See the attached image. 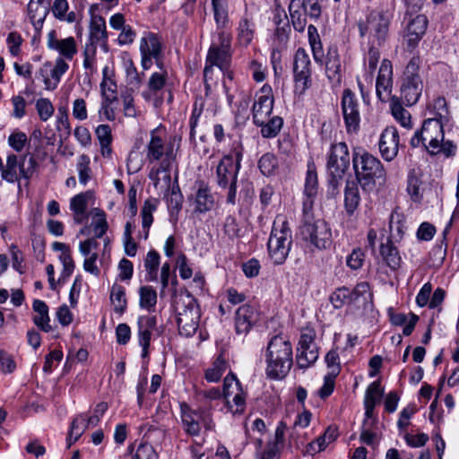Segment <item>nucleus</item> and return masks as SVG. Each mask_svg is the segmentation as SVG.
<instances>
[{
	"instance_id": "obj_43",
	"label": "nucleus",
	"mask_w": 459,
	"mask_h": 459,
	"mask_svg": "<svg viewBox=\"0 0 459 459\" xmlns=\"http://www.w3.org/2000/svg\"><path fill=\"white\" fill-rule=\"evenodd\" d=\"M421 185L422 181L420 178L415 174L414 170H411L408 176L407 192L411 199L415 203H420L422 200Z\"/></svg>"
},
{
	"instance_id": "obj_63",
	"label": "nucleus",
	"mask_w": 459,
	"mask_h": 459,
	"mask_svg": "<svg viewBox=\"0 0 459 459\" xmlns=\"http://www.w3.org/2000/svg\"><path fill=\"white\" fill-rule=\"evenodd\" d=\"M223 231L224 234L229 237V238L233 239L239 236L240 228L237 221V219L234 216L229 215L223 223Z\"/></svg>"
},
{
	"instance_id": "obj_16",
	"label": "nucleus",
	"mask_w": 459,
	"mask_h": 459,
	"mask_svg": "<svg viewBox=\"0 0 459 459\" xmlns=\"http://www.w3.org/2000/svg\"><path fill=\"white\" fill-rule=\"evenodd\" d=\"M273 102L272 88L264 84L255 94L252 107L253 121L255 125H263L267 120L273 111Z\"/></svg>"
},
{
	"instance_id": "obj_59",
	"label": "nucleus",
	"mask_w": 459,
	"mask_h": 459,
	"mask_svg": "<svg viewBox=\"0 0 459 459\" xmlns=\"http://www.w3.org/2000/svg\"><path fill=\"white\" fill-rule=\"evenodd\" d=\"M240 383L237 379L236 376L233 373H229L225 378L223 383V395L226 399H228L230 395H232L235 392L240 391Z\"/></svg>"
},
{
	"instance_id": "obj_15",
	"label": "nucleus",
	"mask_w": 459,
	"mask_h": 459,
	"mask_svg": "<svg viewBox=\"0 0 459 459\" xmlns=\"http://www.w3.org/2000/svg\"><path fill=\"white\" fill-rule=\"evenodd\" d=\"M341 106L347 133H357L360 124L359 104L355 93L351 89L343 91Z\"/></svg>"
},
{
	"instance_id": "obj_26",
	"label": "nucleus",
	"mask_w": 459,
	"mask_h": 459,
	"mask_svg": "<svg viewBox=\"0 0 459 459\" xmlns=\"http://www.w3.org/2000/svg\"><path fill=\"white\" fill-rule=\"evenodd\" d=\"M337 437L338 429L335 426H329L323 435L307 445L305 453L308 455L319 453L333 442Z\"/></svg>"
},
{
	"instance_id": "obj_45",
	"label": "nucleus",
	"mask_w": 459,
	"mask_h": 459,
	"mask_svg": "<svg viewBox=\"0 0 459 459\" xmlns=\"http://www.w3.org/2000/svg\"><path fill=\"white\" fill-rule=\"evenodd\" d=\"M110 299L114 305V310L117 313H123L126 307L125 288L121 285L114 284L110 291Z\"/></svg>"
},
{
	"instance_id": "obj_27",
	"label": "nucleus",
	"mask_w": 459,
	"mask_h": 459,
	"mask_svg": "<svg viewBox=\"0 0 459 459\" xmlns=\"http://www.w3.org/2000/svg\"><path fill=\"white\" fill-rule=\"evenodd\" d=\"M171 166H159L151 169L149 178L153 182V186L160 192H168L171 186V176L169 169Z\"/></svg>"
},
{
	"instance_id": "obj_1",
	"label": "nucleus",
	"mask_w": 459,
	"mask_h": 459,
	"mask_svg": "<svg viewBox=\"0 0 459 459\" xmlns=\"http://www.w3.org/2000/svg\"><path fill=\"white\" fill-rule=\"evenodd\" d=\"M264 356L269 378L281 379L287 376L293 363L292 346L289 340L274 335L267 344Z\"/></svg>"
},
{
	"instance_id": "obj_52",
	"label": "nucleus",
	"mask_w": 459,
	"mask_h": 459,
	"mask_svg": "<svg viewBox=\"0 0 459 459\" xmlns=\"http://www.w3.org/2000/svg\"><path fill=\"white\" fill-rule=\"evenodd\" d=\"M204 100L202 98H197L194 103L193 110L191 117L189 118V126H190V139H195V128L198 125L199 117L203 112L204 108Z\"/></svg>"
},
{
	"instance_id": "obj_44",
	"label": "nucleus",
	"mask_w": 459,
	"mask_h": 459,
	"mask_svg": "<svg viewBox=\"0 0 459 459\" xmlns=\"http://www.w3.org/2000/svg\"><path fill=\"white\" fill-rule=\"evenodd\" d=\"M389 228L392 238H402L405 230V219L403 214L394 211L390 216Z\"/></svg>"
},
{
	"instance_id": "obj_50",
	"label": "nucleus",
	"mask_w": 459,
	"mask_h": 459,
	"mask_svg": "<svg viewBox=\"0 0 459 459\" xmlns=\"http://www.w3.org/2000/svg\"><path fill=\"white\" fill-rule=\"evenodd\" d=\"M17 167V156L14 154L8 155L6 160V167L2 171V178L10 183H13L14 181H16L18 179L16 171Z\"/></svg>"
},
{
	"instance_id": "obj_25",
	"label": "nucleus",
	"mask_w": 459,
	"mask_h": 459,
	"mask_svg": "<svg viewBox=\"0 0 459 459\" xmlns=\"http://www.w3.org/2000/svg\"><path fill=\"white\" fill-rule=\"evenodd\" d=\"M92 197V193L87 191L74 196L70 201V209L74 212V220L75 223L81 224L87 219V207L89 200Z\"/></svg>"
},
{
	"instance_id": "obj_24",
	"label": "nucleus",
	"mask_w": 459,
	"mask_h": 459,
	"mask_svg": "<svg viewBox=\"0 0 459 459\" xmlns=\"http://www.w3.org/2000/svg\"><path fill=\"white\" fill-rule=\"evenodd\" d=\"M49 67V64H45L44 66L39 69V74L44 78L46 89L54 90L56 88L61 76L68 70L69 65L62 57H58L56 60L54 68L50 69L51 77L54 80V82H52L51 79L47 76Z\"/></svg>"
},
{
	"instance_id": "obj_57",
	"label": "nucleus",
	"mask_w": 459,
	"mask_h": 459,
	"mask_svg": "<svg viewBox=\"0 0 459 459\" xmlns=\"http://www.w3.org/2000/svg\"><path fill=\"white\" fill-rule=\"evenodd\" d=\"M338 374L339 370L335 368L325 377L324 385L318 391V394L322 399L327 398L333 392L334 378L337 377Z\"/></svg>"
},
{
	"instance_id": "obj_13",
	"label": "nucleus",
	"mask_w": 459,
	"mask_h": 459,
	"mask_svg": "<svg viewBox=\"0 0 459 459\" xmlns=\"http://www.w3.org/2000/svg\"><path fill=\"white\" fill-rule=\"evenodd\" d=\"M158 132V129H154L150 134L145 158L149 163L160 161V166H172L177 157L174 146L171 143H166Z\"/></svg>"
},
{
	"instance_id": "obj_31",
	"label": "nucleus",
	"mask_w": 459,
	"mask_h": 459,
	"mask_svg": "<svg viewBox=\"0 0 459 459\" xmlns=\"http://www.w3.org/2000/svg\"><path fill=\"white\" fill-rule=\"evenodd\" d=\"M360 203V195L356 181H347L344 190V207L349 216L353 215Z\"/></svg>"
},
{
	"instance_id": "obj_7",
	"label": "nucleus",
	"mask_w": 459,
	"mask_h": 459,
	"mask_svg": "<svg viewBox=\"0 0 459 459\" xmlns=\"http://www.w3.org/2000/svg\"><path fill=\"white\" fill-rule=\"evenodd\" d=\"M174 307L179 333L186 337L195 334L199 326L200 311L194 297L190 294L179 295Z\"/></svg>"
},
{
	"instance_id": "obj_14",
	"label": "nucleus",
	"mask_w": 459,
	"mask_h": 459,
	"mask_svg": "<svg viewBox=\"0 0 459 459\" xmlns=\"http://www.w3.org/2000/svg\"><path fill=\"white\" fill-rule=\"evenodd\" d=\"M311 61L307 51L299 48L293 58V77L295 90L303 94L312 84Z\"/></svg>"
},
{
	"instance_id": "obj_48",
	"label": "nucleus",
	"mask_w": 459,
	"mask_h": 459,
	"mask_svg": "<svg viewBox=\"0 0 459 459\" xmlns=\"http://www.w3.org/2000/svg\"><path fill=\"white\" fill-rule=\"evenodd\" d=\"M227 363L224 359L218 357L212 368L205 371V378L209 382H218L227 370Z\"/></svg>"
},
{
	"instance_id": "obj_36",
	"label": "nucleus",
	"mask_w": 459,
	"mask_h": 459,
	"mask_svg": "<svg viewBox=\"0 0 459 459\" xmlns=\"http://www.w3.org/2000/svg\"><path fill=\"white\" fill-rule=\"evenodd\" d=\"M140 52L152 57L161 56V43L158 37L153 33H149L147 37H143L140 42Z\"/></svg>"
},
{
	"instance_id": "obj_23",
	"label": "nucleus",
	"mask_w": 459,
	"mask_h": 459,
	"mask_svg": "<svg viewBox=\"0 0 459 459\" xmlns=\"http://www.w3.org/2000/svg\"><path fill=\"white\" fill-rule=\"evenodd\" d=\"M181 421L184 430L190 436H198L201 431L200 410H192L186 403L180 404Z\"/></svg>"
},
{
	"instance_id": "obj_62",
	"label": "nucleus",
	"mask_w": 459,
	"mask_h": 459,
	"mask_svg": "<svg viewBox=\"0 0 459 459\" xmlns=\"http://www.w3.org/2000/svg\"><path fill=\"white\" fill-rule=\"evenodd\" d=\"M114 102V98L107 97L106 100H102L101 106L99 111L100 120L113 121L116 118V113L111 107Z\"/></svg>"
},
{
	"instance_id": "obj_38",
	"label": "nucleus",
	"mask_w": 459,
	"mask_h": 459,
	"mask_svg": "<svg viewBox=\"0 0 459 459\" xmlns=\"http://www.w3.org/2000/svg\"><path fill=\"white\" fill-rule=\"evenodd\" d=\"M307 35L314 59L317 64L322 65L324 58V51L316 27L312 24L308 25Z\"/></svg>"
},
{
	"instance_id": "obj_40",
	"label": "nucleus",
	"mask_w": 459,
	"mask_h": 459,
	"mask_svg": "<svg viewBox=\"0 0 459 459\" xmlns=\"http://www.w3.org/2000/svg\"><path fill=\"white\" fill-rule=\"evenodd\" d=\"M261 127V134L264 138L275 137L283 126V119L279 116L267 118L263 125H256Z\"/></svg>"
},
{
	"instance_id": "obj_33",
	"label": "nucleus",
	"mask_w": 459,
	"mask_h": 459,
	"mask_svg": "<svg viewBox=\"0 0 459 459\" xmlns=\"http://www.w3.org/2000/svg\"><path fill=\"white\" fill-rule=\"evenodd\" d=\"M213 18L218 31L226 30L229 25V13L227 0H212Z\"/></svg>"
},
{
	"instance_id": "obj_42",
	"label": "nucleus",
	"mask_w": 459,
	"mask_h": 459,
	"mask_svg": "<svg viewBox=\"0 0 459 459\" xmlns=\"http://www.w3.org/2000/svg\"><path fill=\"white\" fill-rule=\"evenodd\" d=\"M140 307L148 311L152 310L157 303V292L152 286H142L139 290Z\"/></svg>"
},
{
	"instance_id": "obj_58",
	"label": "nucleus",
	"mask_w": 459,
	"mask_h": 459,
	"mask_svg": "<svg viewBox=\"0 0 459 459\" xmlns=\"http://www.w3.org/2000/svg\"><path fill=\"white\" fill-rule=\"evenodd\" d=\"M368 52L365 58V61L368 62V68L370 73V75L372 76L375 70L377 69L379 58H380V52L378 48L382 47L383 45H374V44H368Z\"/></svg>"
},
{
	"instance_id": "obj_29",
	"label": "nucleus",
	"mask_w": 459,
	"mask_h": 459,
	"mask_svg": "<svg viewBox=\"0 0 459 459\" xmlns=\"http://www.w3.org/2000/svg\"><path fill=\"white\" fill-rule=\"evenodd\" d=\"M195 211L200 213L211 211L214 206V197L204 182L199 183V187L195 193Z\"/></svg>"
},
{
	"instance_id": "obj_9",
	"label": "nucleus",
	"mask_w": 459,
	"mask_h": 459,
	"mask_svg": "<svg viewBox=\"0 0 459 459\" xmlns=\"http://www.w3.org/2000/svg\"><path fill=\"white\" fill-rule=\"evenodd\" d=\"M300 233L306 241L318 249H325L332 243V232L324 220H315L312 211L303 212Z\"/></svg>"
},
{
	"instance_id": "obj_37",
	"label": "nucleus",
	"mask_w": 459,
	"mask_h": 459,
	"mask_svg": "<svg viewBox=\"0 0 459 459\" xmlns=\"http://www.w3.org/2000/svg\"><path fill=\"white\" fill-rule=\"evenodd\" d=\"M167 81L168 72L153 73L148 80L147 91L143 92V96L148 99L152 94H157L165 87Z\"/></svg>"
},
{
	"instance_id": "obj_60",
	"label": "nucleus",
	"mask_w": 459,
	"mask_h": 459,
	"mask_svg": "<svg viewBox=\"0 0 459 459\" xmlns=\"http://www.w3.org/2000/svg\"><path fill=\"white\" fill-rule=\"evenodd\" d=\"M383 394L384 390L381 388L380 381H375L368 386L364 401H373L374 404H377L380 401Z\"/></svg>"
},
{
	"instance_id": "obj_5",
	"label": "nucleus",
	"mask_w": 459,
	"mask_h": 459,
	"mask_svg": "<svg viewBox=\"0 0 459 459\" xmlns=\"http://www.w3.org/2000/svg\"><path fill=\"white\" fill-rule=\"evenodd\" d=\"M292 244V234L288 221L277 216L268 239L269 256L274 264H282L289 255Z\"/></svg>"
},
{
	"instance_id": "obj_49",
	"label": "nucleus",
	"mask_w": 459,
	"mask_h": 459,
	"mask_svg": "<svg viewBox=\"0 0 459 459\" xmlns=\"http://www.w3.org/2000/svg\"><path fill=\"white\" fill-rule=\"evenodd\" d=\"M391 111L394 117L403 127H411V115L397 100H393Z\"/></svg>"
},
{
	"instance_id": "obj_21",
	"label": "nucleus",
	"mask_w": 459,
	"mask_h": 459,
	"mask_svg": "<svg viewBox=\"0 0 459 459\" xmlns=\"http://www.w3.org/2000/svg\"><path fill=\"white\" fill-rule=\"evenodd\" d=\"M257 320V312L250 305L239 307L236 312L235 327L238 334H247Z\"/></svg>"
},
{
	"instance_id": "obj_19",
	"label": "nucleus",
	"mask_w": 459,
	"mask_h": 459,
	"mask_svg": "<svg viewBox=\"0 0 459 459\" xmlns=\"http://www.w3.org/2000/svg\"><path fill=\"white\" fill-rule=\"evenodd\" d=\"M378 148L382 158L392 161L398 154L399 134L395 127H386L381 134Z\"/></svg>"
},
{
	"instance_id": "obj_46",
	"label": "nucleus",
	"mask_w": 459,
	"mask_h": 459,
	"mask_svg": "<svg viewBox=\"0 0 459 459\" xmlns=\"http://www.w3.org/2000/svg\"><path fill=\"white\" fill-rule=\"evenodd\" d=\"M157 208V202L155 200H145L141 211L143 229L145 230L144 238H147L149 229L153 221L152 212Z\"/></svg>"
},
{
	"instance_id": "obj_18",
	"label": "nucleus",
	"mask_w": 459,
	"mask_h": 459,
	"mask_svg": "<svg viewBox=\"0 0 459 459\" xmlns=\"http://www.w3.org/2000/svg\"><path fill=\"white\" fill-rule=\"evenodd\" d=\"M325 74L333 86H340L342 80L344 67L342 65L341 56L335 46L328 48L325 57Z\"/></svg>"
},
{
	"instance_id": "obj_20",
	"label": "nucleus",
	"mask_w": 459,
	"mask_h": 459,
	"mask_svg": "<svg viewBox=\"0 0 459 459\" xmlns=\"http://www.w3.org/2000/svg\"><path fill=\"white\" fill-rule=\"evenodd\" d=\"M428 26V20L425 15L419 14L411 19L407 27L404 35L407 48L410 50L414 49L421 37L425 34Z\"/></svg>"
},
{
	"instance_id": "obj_56",
	"label": "nucleus",
	"mask_w": 459,
	"mask_h": 459,
	"mask_svg": "<svg viewBox=\"0 0 459 459\" xmlns=\"http://www.w3.org/2000/svg\"><path fill=\"white\" fill-rule=\"evenodd\" d=\"M36 109L40 120L47 121L54 114L55 108L48 99L40 98L36 101Z\"/></svg>"
},
{
	"instance_id": "obj_55",
	"label": "nucleus",
	"mask_w": 459,
	"mask_h": 459,
	"mask_svg": "<svg viewBox=\"0 0 459 459\" xmlns=\"http://www.w3.org/2000/svg\"><path fill=\"white\" fill-rule=\"evenodd\" d=\"M296 3H290L289 5V11L290 19L294 29L297 31H303L307 24V19L305 13H302L299 9H294Z\"/></svg>"
},
{
	"instance_id": "obj_2",
	"label": "nucleus",
	"mask_w": 459,
	"mask_h": 459,
	"mask_svg": "<svg viewBox=\"0 0 459 459\" xmlns=\"http://www.w3.org/2000/svg\"><path fill=\"white\" fill-rule=\"evenodd\" d=\"M242 157V148L236 147L221 158L216 169V183L220 188L227 190V203L232 205L236 204Z\"/></svg>"
},
{
	"instance_id": "obj_47",
	"label": "nucleus",
	"mask_w": 459,
	"mask_h": 459,
	"mask_svg": "<svg viewBox=\"0 0 459 459\" xmlns=\"http://www.w3.org/2000/svg\"><path fill=\"white\" fill-rule=\"evenodd\" d=\"M278 159L274 154L270 152L264 154L258 161L260 171L266 177L273 175L278 169Z\"/></svg>"
},
{
	"instance_id": "obj_4",
	"label": "nucleus",
	"mask_w": 459,
	"mask_h": 459,
	"mask_svg": "<svg viewBox=\"0 0 459 459\" xmlns=\"http://www.w3.org/2000/svg\"><path fill=\"white\" fill-rule=\"evenodd\" d=\"M393 14L389 10L377 8L370 11L365 20L358 22L360 37H368V44L384 45L389 37Z\"/></svg>"
},
{
	"instance_id": "obj_61",
	"label": "nucleus",
	"mask_w": 459,
	"mask_h": 459,
	"mask_svg": "<svg viewBox=\"0 0 459 459\" xmlns=\"http://www.w3.org/2000/svg\"><path fill=\"white\" fill-rule=\"evenodd\" d=\"M377 82L393 83V65L390 60L382 61Z\"/></svg>"
},
{
	"instance_id": "obj_11",
	"label": "nucleus",
	"mask_w": 459,
	"mask_h": 459,
	"mask_svg": "<svg viewBox=\"0 0 459 459\" xmlns=\"http://www.w3.org/2000/svg\"><path fill=\"white\" fill-rule=\"evenodd\" d=\"M350 160V153L345 143L332 144L326 168L329 174L328 185L333 194L338 191L340 182L349 169Z\"/></svg>"
},
{
	"instance_id": "obj_17",
	"label": "nucleus",
	"mask_w": 459,
	"mask_h": 459,
	"mask_svg": "<svg viewBox=\"0 0 459 459\" xmlns=\"http://www.w3.org/2000/svg\"><path fill=\"white\" fill-rule=\"evenodd\" d=\"M318 177L316 168L313 160L307 162L304 186V201L302 211H312L315 199L318 194Z\"/></svg>"
},
{
	"instance_id": "obj_32",
	"label": "nucleus",
	"mask_w": 459,
	"mask_h": 459,
	"mask_svg": "<svg viewBox=\"0 0 459 459\" xmlns=\"http://www.w3.org/2000/svg\"><path fill=\"white\" fill-rule=\"evenodd\" d=\"M237 39L240 45L248 46L255 35V23L247 14H245L239 21L238 25Z\"/></svg>"
},
{
	"instance_id": "obj_41",
	"label": "nucleus",
	"mask_w": 459,
	"mask_h": 459,
	"mask_svg": "<svg viewBox=\"0 0 459 459\" xmlns=\"http://www.w3.org/2000/svg\"><path fill=\"white\" fill-rule=\"evenodd\" d=\"M297 364L300 368H307L318 359V351L316 346L309 349L297 350Z\"/></svg>"
},
{
	"instance_id": "obj_54",
	"label": "nucleus",
	"mask_w": 459,
	"mask_h": 459,
	"mask_svg": "<svg viewBox=\"0 0 459 459\" xmlns=\"http://www.w3.org/2000/svg\"><path fill=\"white\" fill-rule=\"evenodd\" d=\"M90 158L85 154H82L77 162V170L79 174V182L85 186L91 178Z\"/></svg>"
},
{
	"instance_id": "obj_39",
	"label": "nucleus",
	"mask_w": 459,
	"mask_h": 459,
	"mask_svg": "<svg viewBox=\"0 0 459 459\" xmlns=\"http://www.w3.org/2000/svg\"><path fill=\"white\" fill-rule=\"evenodd\" d=\"M124 66L126 75V83L131 90H139L143 83V75L140 74L133 60L128 58L124 61Z\"/></svg>"
},
{
	"instance_id": "obj_8",
	"label": "nucleus",
	"mask_w": 459,
	"mask_h": 459,
	"mask_svg": "<svg viewBox=\"0 0 459 459\" xmlns=\"http://www.w3.org/2000/svg\"><path fill=\"white\" fill-rule=\"evenodd\" d=\"M108 33L106 30V21L100 15H92L90 22L89 43L85 45L83 50V67L90 70L91 74L96 72V50L97 44H100L107 50Z\"/></svg>"
},
{
	"instance_id": "obj_64",
	"label": "nucleus",
	"mask_w": 459,
	"mask_h": 459,
	"mask_svg": "<svg viewBox=\"0 0 459 459\" xmlns=\"http://www.w3.org/2000/svg\"><path fill=\"white\" fill-rule=\"evenodd\" d=\"M97 220L92 222L95 233V238H102L108 230V222L106 215L103 211H99L96 213Z\"/></svg>"
},
{
	"instance_id": "obj_28",
	"label": "nucleus",
	"mask_w": 459,
	"mask_h": 459,
	"mask_svg": "<svg viewBox=\"0 0 459 459\" xmlns=\"http://www.w3.org/2000/svg\"><path fill=\"white\" fill-rule=\"evenodd\" d=\"M157 319L155 316H143L138 318V339L142 347H149L152 332L155 329Z\"/></svg>"
},
{
	"instance_id": "obj_10",
	"label": "nucleus",
	"mask_w": 459,
	"mask_h": 459,
	"mask_svg": "<svg viewBox=\"0 0 459 459\" xmlns=\"http://www.w3.org/2000/svg\"><path fill=\"white\" fill-rule=\"evenodd\" d=\"M420 60L419 56L411 58L405 66L400 87L401 99L407 106L416 104L422 93L423 82L419 74Z\"/></svg>"
},
{
	"instance_id": "obj_30",
	"label": "nucleus",
	"mask_w": 459,
	"mask_h": 459,
	"mask_svg": "<svg viewBox=\"0 0 459 459\" xmlns=\"http://www.w3.org/2000/svg\"><path fill=\"white\" fill-rule=\"evenodd\" d=\"M36 315L33 316V323L43 332L49 333L52 331L50 325V317L48 316V305L40 300L35 299L32 305Z\"/></svg>"
},
{
	"instance_id": "obj_34",
	"label": "nucleus",
	"mask_w": 459,
	"mask_h": 459,
	"mask_svg": "<svg viewBox=\"0 0 459 459\" xmlns=\"http://www.w3.org/2000/svg\"><path fill=\"white\" fill-rule=\"evenodd\" d=\"M380 255L386 265L392 270H396L400 267L402 258L397 247L391 240H387L385 244L381 245Z\"/></svg>"
},
{
	"instance_id": "obj_22",
	"label": "nucleus",
	"mask_w": 459,
	"mask_h": 459,
	"mask_svg": "<svg viewBox=\"0 0 459 459\" xmlns=\"http://www.w3.org/2000/svg\"><path fill=\"white\" fill-rule=\"evenodd\" d=\"M48 47L50 49L56 50L64 58L68 60H72L77 53L76 42L73 37L57 39L54 30L48 35Z\"/></svg>"
},
{
	"instance_id": "obj_12",
	"label": "nucleus",
	"mask_w": 459,
	"mask_h": 459,
	"mask_svg": "<svg viewBox=\"0 0 459 459\" xmlns=\"http://www.w3.org/2000/svg\"><path fill=\"white\" fill-rule=\"evenodd\" d=\"M231 35L227 30L218 31L212 39L206 56V65L204 70V77L216 65L221 70L226 69L230 62Z\"/></svg>"
},
{
	"instance_id": "obj_53",
	"label": "nucleus",
	"mask_w": 459,
	"mask_h": 459,
	"mask_svg": "<svg viewBox=\"0 0 459 459\" xmlns=\"http://www.w3.org/2000/svg\"><path fill=\"white\" fill-rule=\"evenodd\" d=\"M297 7H301L305 13L311 18H318L322 13V7L319 3L320 0H297Z\"/></svg>"
},
{
	"instance_id": "obj_51",
	"label": "nucleus",
	"mask_w": 459,
	"mask_h": 459,
	"mask_svg": "<svg viewBox=\"0 0 459 459\" xmlns=\"http://www.w3.org/2000/svg\"><path fill=\"white\" fill-rule=\"evenodd\" d=\"M350 289L347 287L337 288L330 296V301L334 308H341L345 305H350L349 299Z\"/></svg>"
},
{
	"instance_id": "obj_35",
	"label": "nucleus",
	"mask_w": 459,
	"mask_h": 459,
	"mask_svg": "<svg viewBox=\"0 0 459 459\" xmlns=\"http://www.w3.org/2000/svg\"><path fill=\"white\" fill-rule=\"evenodd\" d=\"M91 427L83 414L76 416L71 423L67 437V446L70 447L83 434L86 429Z\"/></svg>"
},
{
	"instance_id": "obj_3",
	"label": "nucleus",
	"mask_w": 459,
	"mask_h": 459,
	"mask_svg": "<svg viewBox=\"0 0 459 459\" xmlns=\"http://www.w3.org/2000/svg\"><path fill=\"white\" fill-rule=\"evenodd\" d=\"M352 162L357 181L366 192L374 190L377 179L385 178V170L381 161L364 150L353 152Z\"/></svg>"
},
{
	"instance_id": "obj_6",
	"label": "nucleus",
	"mask_w": 459,
	"mask_h": 459,
	"mask_svg": "<svg viewBox=\"0 0 459 459\" xmlns=\"http://www.w3.org/2000/svg\"><path fill=\"white\" fill-rule=\"evenodd\" d=\"M445 138L443 121L437 117L427 118L421 128L417 130L410 144L416 148L422 144L430 155L440 153L439 143Z\"/></svg>"
}]
</instances>
